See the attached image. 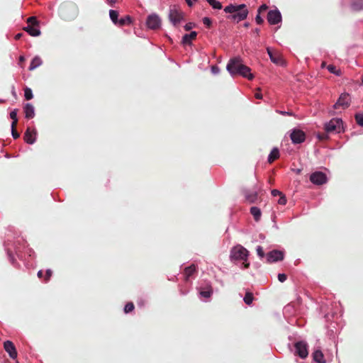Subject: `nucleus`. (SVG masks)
Returning a JSON list of instances; mask_svg holds the SVG:
<instances>
[{"mask_svg": "<svg viewBox=\"0 0 363 363\" xmlns=\"http://www.w3.org/2000/svg\"><path fill=\"white\" fill-rule=\"evenodd\" d=\"M244 302L247 305H250L253 301V295L250 292H247L243 298Z\"/></svg>", "mask_w": 363, "mask_h": 363, "instance_id": "31", "label": "nucleus"}, {"mask_svg": "<svg viewBox=\"0 0 363 363\" xmlns=\"http://www.w3.org/2000/svg\"><path fill=\"white\" fill-rule=\"evenodd\" d=\"M25 116L26 118H33L35 116V108L31 104H26L24 106Z\"/></svg>", "mask_w": 363, "mask_h": 363, "instance_id": "18", "label": "nucleus"}, {"mask_svg": "<svg viewBox=\"0 0 363 363\" xmlns=\"http://www.w3.org/2000/svg\"><path fill=\"white\" fill-rule=\"evenodd\" d=\"M206 1L209 4V5L213 9L220 10L223 7L221 3L217 0H206Z\"/></svg>", "mask_w": 363, "mask_h": 363, "instance_id": "28", "label": "nucleus"}, {"mask_svg": "<svg viewBox=\"0 0 363 363\" xmlns=\"http://www.w3.org/2000/svg\"><path fill=\"white\" fill-rule=\"evenodd\" d=\"M245 26L247 27L248 26V23H245Z\"/></svg>", "mask_w": 363, "mask_h": 363, "instance_id": "59", "label": "nucleus"}, {"mask_svg": "<svg viewBox=\"0 0 363 363\" xmlns=\"http://www.w3.org/2000/svg\"><path fill=\"white\" fill-rule=\"evenodd\" d=\"M24 30L31 36L36 37L40 35V30L36 26L28 25Z\"/></svg>", "mask_w": 363, "mask_h": 363, "instance_id": "17", "label": "nucleus"}, {"mask_svg": "<svg viewBox=\"0 0 363 363\" xmlns=\"http://www.w3.org/2000/svg\"><path fill=\"white\" fill-rule=\"evenodd\" d=\"M267 54L269 57L270 60L277 65H281L283 62V60L279 54H274L272 50L269 48H267Z\"/></svg>", "mask_w": 363, "mask_h": 363, "instance_id": "16", "label": "nucleus"}, {"mask_svg": "<svg viewBox=\"0 0 363 363\" xmlns=\"http://www.w3.org/2000/svg\"><path fill=\"white\" fill-rule=\"evenodd\" d=\"M226 69L233 77L240 75L249 80L254 78L253 74L251 73V69L243 64L240 57L231 58L227 64Z\"/></svg>", "mask_w": 363, "mask_h": 363, "instance_id": "1", "label": "nucleus"}, {"mask_svg": "<svg viewBox=\"0 0 363 363\" xmlns=\"http://www.w3.org/2000/svg\"><path fill=\"white\" fill-rule=\"evenodd\" d=\"M283 259L284 252L280 250H274L267 255V261L269 263L281 261Z\"/></svg>", "mask_w": 363, "mask_h": 363, "instance_id": "12", "label": "nucleus"}, {"mask_svg": "<svg viewBox=\"0 0 363 363\" xmlns=\"http://www.w3.org/2000/svg\"><path fill=\"white\" fill-rule=\"evenodd\" d=\"M255 21L257 24H262L263 23V19L260 16L259 14H257L255 17Z\"/></svg>", "mask_w": 363, "mask_h": 363, "instance_id": "46", "label": "nucleus"}, {"mask_svg": "<svg viewBox=\"0 0 363 363\" xmlns=\"http://www.w3.org/2000/svg\"><path fill=\"white\" fill-rule=\"evenodd\" d=\"M194 26V23H188L184 26V29L186 30H190Z\"/></svg>", "mask_w": 363, "mask_h": 363, "instance_id": "47", "label": "nucleus"}, {"mask_svg": "<svg viewBox=\"0 0 363 363\" xmlns=\"http://www.w3.org/2000/svg\"><path fill=\"white\" fill-rule=\"evenodd\" d=\"M132 23V19L130 16H125L118 20V26H123L126 25H130Z\"/></svg>", "mask_w": 363, "mask_h": 363, "instance_id": "26", "label": "nucleus"}, {"mask_svg": "<svg viewBox=\"0 0 363 363\" xmlns=\"http://www.w3.org/2000/svg\"><path fill=\"white\" fill-rule=\"evenodd\" d=\"M354 118L356 120L357 123L363 126V113H357L354 115Z\"/></svg>", "mask_w": 363, "mask_h": 363, "instance_id": "34", "label": "nucleus"}, {"mask_svg": "<svg viewBox=\"0 0 363 363\" xmlns=\"http://www.w3.org/2000/svg\"><path fill=\"white\" fill-rule=\"evenodd\" d=\"M249 256V252L242 245H236L230 250V259L235 260L247 261Z\"/></svg>", "mask_w": 363, "mask_h": 363, "instance_id": "4", "label": "nucleus"}, {"mask_svg": "<svg viewBox=\"0 0 363 363\" xmlns=\"http://www.w3.org/2000/svg\"><path fill=\"white\" fill-rule=\"evenodd\" d=\"M248 266H249V264L247 263V264H246L245 265V268H247V267H248Z\"/></svg>", "mask_w": 363, "mask_h": 363, "instance_id": "58", "label": "nucleus"}, {"mask_svg": "<svg viewBox=\"0 0 363 363\" xmlns=\"http://www.w3.org/2000/svg\"><path fill=\"white\" fill-rule=\"evenodd\" d=\"M224 11L226 13H231V15L229 16L228 18L237 23L246 19L249 13L245 4L238 5L232 4H229L224 8Z\"/></svg>", "mask_w": 363, "mask_h": 363, "instance_id": "2", "label": "nucleus"}, {"mask_svg": "<svg viewBox=\"0 0 363 363\" xmlns=\"http://www.w3.org/2000/svg\"><path fill=\"white\" fill-rule=\"evenodd\" d=\"M267 8H268V7H267V6L266 4H262V5H261V6L259 7V9H258V12H259V13H261V12H262V11H266V10L267 9Z\"/></svg>", "mask_w": 363, "mask_h": 363, "instance_id": "49", "label": "nucleus"}, {"mask_svg": "<svg viewBox=\"0 0 363 363\" xmlns=\"http://www.w3.org/2000/svg\"><path fill=\"white\" fill-rule=\"evenodd\" d=\"M271 194L273 196H280L283 193L277 189H273V190H272Z\"/></svg>", "mask_w": 363, "mask_h": 363, "instance_id": "45", "label": "nucleus"}, {"mask_svg": "<svg viewBox=\"0 0 363 363\" xmlns=\"http://www.w3.org/2000/svg\"><path fill=\"white\" fill-rule=\"evenodd\" d=\"M168 18L174 26H177L184 20V13L178 6L171 5L169 9Z\"/></svg>", "mask_w": 363, "mask_h": 363, "instance_id": "3", "label": "nucleus"}, {"mask_svg": "<svg viewBox=\"0 0 363 363\" xmlns=\"http://www.w3.org/2000/svg\"><path fill=\"white\" fill-rule=\"evenodd\" d=\"M350 103H351V98H350L349 94L342 93L340 94L337 102L334 104L333 108L335 109H337L339 108L345 109L350 106Z\"/></svg>", "mask_w": 363, "mask_h": 363, "instance_id": "7", "label": "nucleus"}, {"mask_svg": "<svg viewBox=\"0 0 363 363\" xmlns=\"http://www.w3.org/2000/svg\"><path fill=\"white\" fill-rule=\"evenodd\" d=\"M327 69L332 74H334L336 76H340L342 72L341 70L339 69H337L336 67L333 65H329L327 67Z\"/></svg>", "mask_w": 363, "mask_h": 363, "instance_id": "29", "label": "nucleus"}, {"mask_svg": "<svg viewBox=\"0 0 363 363\" xmlns=\"http://www.w3.org/2000/svg\"><path fill=\"white\" fill-rule=\"evenodd\" d=\"M211 72L213 74H216L219 73L220 69H219V67L218 66H212L211 67Z\"/></svg>", "mask_w": 363, "mask_h": 363, "instance_id": "48", "label": "nucleus"}, {"mask_svg": "<svg viewBox=\"0 0 363 363\" xmlns=\"http://www.w3.org/2000/svg\"><path fill=\"white\" fill-rule=\"evenodd\" d=\"M277 112L283 116H294V113L291 111H277Z\"/></svg>", "mask_w": 363, "mask_h": 363, "instance_id": "43", "label": "nucleus"}, {"mask_svg": "<svg viewBox=\"0 0 363 363\" xmlns=\"http://www.w3.org/2000/svg\"><path fill=\"white\" fill-rule=\"evenodd\" d=\"M25 60V57L24 56H20L19 57V61L21 62H23Z\"/></svg>", "mask_w": 363, "mask_h": 363, "instance_id": "56", "label": "nucleus"}, {"mask_svg": "<svg viewBox=\"0 0 363 363\" xmlns=\"http://www.w3.org/2000/svg\"><path fill=\"white\" fill-rule=\"evenodd\" d=\"M134 309V305L132 302L128 303L124 307V312L125 313L133 311Z\"/></svg>", "mask_w": 363, "mask_h": 363, "instance_id": "36", "label": "nucleus"}, {"mask_svg": "<svg viewBox=\"0 0 363 363\" xmlns=\"http://www.w3.org/2000/svg\"><path fill=\"white\" fill-rule=\"evenodd\" d=\"M4 246H5L6 250L7 252V255H8L10 262H11L12 264H15L14 258L12 255L11 250L10 247H9V244L5 243Z\"/></svg>", "mask_w": 363, "mask_h": 363, "instance_id": "33", "label": "nucleus"}, {"mask_svg": "<svg viewBox=\"0 0 363 363\" xmlns=\"http://www.w3.org/2000/svg\"><path fill=\"white\" fill-rule=\"evenodd\" d=\"M327 176L322 172H315L310 176V181L315 185H322L327 182Z\"/></svg>", "mask_w": 363, "mask_h": 363, "instance_id": "9", "label": "nucleus"}, {"mask_svg": "<svg viewBox=\"0 0 363 363\" xmlns=\"http://www.w3.org/2000/svg\"><path fill=\"white\" fill-rule=\"evenodd\" d=\"M245 197L250 203H255L257 199V192L255 190L245 189L243 191Z\"/></svg>", "mask_w": 363, "mask_h": 363, "instance_id": "15", "label": "nucleus"}, {"mask_svg": "<svg viewBox=\"0 0 363 363\" xmlns=\"http://www.w3.org/2000/svg\"><path fill=\"white\" fill-rule=\"evenodd\" d=\"M317 137H318L320 140H325V139H327V138H328V135H327L325 133L318 134Z\"/></svg>", "mask_w": 363, "mask_h": 363, "instance_id": "50", "label": "nucleus"}, {"mask_svg": "<svg viewBox=\"0 0 363 363\" xmlns=\"http://www.w3.org/2000/svg\"><path fill=\"white\" fill-rule=\"evenodd\" d=\"M109 17H110L111 20L112 21V22L115 25L118 24V22L119 19H118V12L117 11H116V10H110L109 11Z\"/></svg>", "mask_w": 363, "mask_h": 363, "instance_id": "27", "label": "nucleus"}, {"mask_svg": "<svg viewBox=\"0 0 363 363\" xmlns=\"http://www.w3.org/2000/svg\"><path fill=\"white\" fill-rule=\"evenodd\" d=\"M11 134L14 139H16L20 136L19 133L15 130V127H11Z\"/></svg>", "mask_w": 363, "mask_h": 363, "instance_id": "42", "label": "nucleus"}, {"mask_svg": "<svg viewBox=\"0 0 363 363\" xmlns=\"http://www.w3.org/2000/svg\"><path fill=\"white\" fill-rule=\"evenodd\" d=\"M195 271L196 267L194 264L186 267L184 269L185 279L188 280L189 278L195 272Z\"/></svg>", "mask_w": 363, "mask_h": 363, "instance_id": "24", "label": "nucleus"}, {"mask_svg": "<svg viewBox=\"0 0 363 363\" xmlns=\"http://www.w3.org/2000/svg\"><path fill=\"white\" fill-rule=\"evenodd\" d=\"M295 352L301 358L305 359L308 354V345L304 341H299L295 343Z\"/></svg>", "mask_w": 363, "mask_h": 363, "instance_id": "10", "label": "nucleus"}, {"mask_svg": "<svg viewBox=\"0 0 363 363\" xmlns=\"http://www.w3.org/2000/svg\"><path fill=\"white\" fill-rule=\"evenodd\" d=\"M162 20L158 14L152 13L146 19V26L151 30H157L161 27Z\"/></svg>", "mask_w": 363, "mask_h": 363, "instance_id": "6", "label": "nucleus"}, {"mask_svg": "<svg viewBox=\"0 0 363 363\" xmlns=\"http://www.w3.org/2000/svg\"><path fill=\"white\" fill-rule=\"evenodd\" d=\"M27 22H28V23H29L28 25H33V26H37L38 23L36 17H35V16L29 17L27 19Z\"/></svg>", "mask_w": 363, "mask_h": 363, "instance_id": "37", "label": "nucleus"}, {"mask_svg": "<svg viewBox=\"0 0 363 363\" xmlns=\"http://www.w3.org/2000/svg\"><path fill=\"white\" fill-rule=\"evenodd\" d=\"M342 119L334 118L325 124V130L326 133H339L342 130Z\"/></svg>", "mask_w": 363, "mask_h": 363, "instance_id": "5", "label": "nucleus"}, {"mask_svg": "<svg viewBox=\"0 0 363 363\" xmlns=\"http://www.w3.org/2000/svg\"><path fill=\"white\" fill-rule=\"evenodd\" d=\"M313 359L318 363H325V359L323 352L320 350H315L313 353Z\"/></svg>", "mask_w": 363, "mask_h": 363, "instance_id": "21", "label": "nucleus"}, {"mask_svg": "<svg viewBox=\"0 0 363 363\" xmlns=\"http://www.w3.org/2000/svg\"><path fill=\"white\" fill-rule=\"evenodd\" d=\"M22 35H23V34H22V33H18V34H16V35H15V39H16V40H18V39H20V38H21V36H22Z\"/></svg>", "mask_w": 363, "mask_h": 363, "instance_id": "54", "label": "nucleus"}, {"mask_svg": "<svg viewBox=\"0 0 363 363\" xmlns=\"http://www.w3.org/2000/svg\"><path fill=\"white\" fill-rule=\"evenodd\" d=\"M4 347L6 352L9 354V357L15 359L17 357V351L13 343L11 341L6 340L4 343Z\"/></svg>", "mask_w": 363, "mask_h": 363, "instance_id": "13", "label": "nucleus"}, {"mask_svg": "<svg viewBox=\"0 0 363 363\" xmlns=\"http://www.w3.org/2000/svg\"><path fill=\"white\" fill-rule=\"evenodd\" d=\"M267 21L271 25H276L281 21V15L279 10H270L267 14Z\"/></svg>", "mask_w": 363, "mask_h": 363, "instance_id": "11", "label": "nucleus"}, {"mask_svg": "<svg viewBox=\"0 0 363 363\" xmlns=\"http://www.w3.org/2000/svg\"><path fill=\"white\" fill-rule=\"evenodd\" d=\"M24 96L26 100H30L33 99V91L30 88H26L24 90Z\"/></svg>", "mask_w": 363, "mask_h": 363, "instance_id": "35", "label": "nucleus"}, {"mask_svg": "<svg viewBox=\"0 0 363 363\" xmlns=\"http://www.w3.org/2000/svg\"><path fill=\"white\" fill-rule=\"evenodd\" d=\"M197 35V33L196 31H191L189 34H185L182 37V43L183 44H190L191 41L196 38Z\"/></svg>", "mask_w": 363, "mask_h": 363, "instance_id": "20", "label": "nucleus"}, {"mask_svg": "<svg viewBox=\"0 0 363 363\" xmlns=\"http://www.w3.org/2000/svg\"><path fill=\"white\" fill-rule=\"evenodd\" d=\"M52 272L51 269L46 270V275H45V281H48L50 279V277L52 276Z\"/></svg>", "mask_w": 363, "mask_h": 363, "instance_id": "44", "label": "nucleus"}, {"mask_svg": "<svg viewBox=\"0 0 363 363\" xmlns=\"http://www.w3.org/2000/svg\"><path fill=\"white\" fill-rule=\"evenodd\" d=\"M278 280L281 283L284 282L286 280V275L285 274H279Z\"/></svg>", "mask_w": 363, "mask_h": 363, "instance_id": "41", "label": "nucleus"}, {"mask_svg": "<svg viewBox=\"0 0 363 363\" xmlns=\"http://www.w3.org/2000/svg\"><path fill=\"white\" fill-rule=\"evenodd\" d=\"M350 9L352 11H360L363 10V1L356 0L350 4Z\"/></svg>", "mask_w": 363, "mask_h": 363, "instance_id": "19", "label": "nucleus"}, {"mask_svg": "<svg viewBox=\"0 0 363 363\" xmlns=\"http://www.w3.org/2000/svg\"><path fill=\"white\" fill-rule=\"evenodd\" d=\"M42 64V60L38 56L35 57L29 66V70H33Z\"/></svg>", "mask_w": 363, "mask_h": 363, "instance_id": "22", "label": "nucleus"}, {"mask_svg": "<svg viewBox=\"0 0 363 363\" xmlns=\"http://www.w3.org/2000/svg\"><path fill=\"white\" fill-rule=\"evenodd\" d=\"M194 1H196L197 0H194Z\"/></svg>", "mask_w": 363, "mask_h": 363, "instance_id": "60", "label": "nucleus"}, {"mask_svg": "<svg viewBox=\"0 0 363 363\" xmlns=\"http://www.w3.org/2000/svg\"><path fill=\"white\" fill-rule=\"evenodd\" d=\"M286 201H287V200H286V196H284V194H282L279 196V199L277 202L280 205H285L286 203Z\"/></svg>", "mask_w": 363, "mask_h": 363, "instance_id": "39", "label": "nucleus"}, {"mask_svg": "<svg viewBox=\"0 0 363 363\" xmlns=\"http://www.w3.org/2000/svg\"><path fill=\"white\" fill-rule=\"evenodd\" d=\"M255 98H256V99H262V94L261 93H259V92H257V93H255Z\"/></svg>", "mask_w": 363, "mask_h": 363, "instance_id": "51", "label": "nucleus"}, {"mask_svg": "<svg viewBox=\"0 0 363 363\" xmlns=\"http://www.w3.org/2000/svg\"><path fill=\"white\" fill-rule=\"evenodd\" d=\"M279 156V151L277 147H274L272 150L271 152L268 156V161L269 162H272L274 160L277 159Z\"/></svg>", "mask_w": 363, "mask_h": 363, "instance_id": "23", "label": "nucleus"}, {"mask_svg": "<svg viewBox=\"0 0 363 363\" xmlns=\"http://www.w3.org/2000/svg\"><path fill=\"white\" fill-rule=\"evenodd\" d=\"M10 117L13 120V122H12V124H11V127L13 128V127L16 126V125L17 123V121H18V119H17V111H16V109L13 110L10 113Z\"/></svg>", "mask_w": 363, "mask_h": 363, "instance_id": "32", "label": "nucleus"}, {"mask_svg": "<svg viewBox=\"0 0 363 363\" xmlns=\"http://www.w3.org/2000/svg\"><path fill=\"white\" fill-rule=\"evenodd\" d=\"M43 271H42V270H39V271L38 272V277L39 278H41V277H42V276H43Z\"/></svg>", "mask_w": 363, "mask_h": 363, "instance_id": "55", "label": "nucleus"}, {"mask_svg": "<svg viewBox=\"0 0 363 363\" xmlns=\"http://www.w3.org/2000/svg\"><path fill=\"white\" fill-rule=\"evenodd\" d=\"M36 130L28 128L24 134V140L28 144H33L36 140Z\"/></svg>", "mask_w": 363, "mask_h": 363, "instance_id": "14", "label": "nucleus"}, {"mask_svg": "<svg viewBox=\"0 0 363 363\" xmlns=\"http://www.w3.org/2000/svg\"><path fill=\"white\" fill-rule=\"evenodd\" d=\"M250 213L253 216L255 220H259L261 217V211L257 206H252L250 208Z\"/></svg>", "mask_w": 363, "mask_h": 363, "instance_id": "25", "label": "nucleus"}, {"mask_svg": "<svg viewBox=\"0 0 363 363\" xmlns=\"http://www.w3.org/2000/svg\"><path fill=\"white\" fill-rule=\"evenodd\" d=\"M185 1L186 2V4H188L189 6H193V3L191 1V0H185Z\"/></svg>", "mask_w": 363, "mask_h": 363, "instance_id": "53", "label": "nucleus"}, {"mask_svg": "<svg viewBox=\"0 0 363 363\" xmlns=\"http://www.w3.org/2000/svg\"><path fill=\"white\" fill-rule=\"evenodd\" d=\"M108 3L113 6L114 4L117 1V0H107Z\"/></svg>", "mask_w": 363, "mask_h": 363, "instance_id": "52", "label": "nucleus"}, {"mask_svg": "<svg viewBox=\"0 0 363 363\" xmlns=\"http://www.w3.org/2000/svg\"><path fill=\"white\" fill-rule=\"evenodd\" d=\"M290 138L294 144H300L305 141V133L298 128H294L290 134Z\"/></svg>", "mask_w": 363, "mask_h": 363, "instance_id": "8", "label": "nucleus"}, {"mask_svg": "<svg viewBox=\"0 0 363 363\" xmlns=\"http://www.w3.org/2000/svg\"><path fill=\"white\" fill-rule=\"evenodd\" d=\"M256 251H257V255L261 258H264V250H263V248L262 246L260 245H258L256 248Z\"/></svg>", "mask_w": 363, "mask_h": 363, "instance_id": "38", "label": "nucleus"}, {"mask_svg": "<svg viewBox=\"0 0 363 363\" xmlns=\"http://www.w3.org/2000/svg\"><path fill=\"white\" fill-rule=\"evenodd\" d=\"M203 23L207 27L210 28L212 23V21L210 18L208 17H204L202 19Z\"/></svg>", "mask_w": 363, "mask_h": 363, "instance_id": "40", "label": "nucleus"}, {"mask_svg": "<svg viewBox=\"0 0 363 363\" xmlns=\"http://www.w3.org/2000/svg\"><path fill=\"white\" fill-rule=\"evenodd\" d=\"M213 294V290L211 286H209L206 290L201 291L199 294L201 297L208 298L211 297Z\"/></svg>", "mask_w": 363, "mask_h": 363, "instance_id": "30", "label": "nucleus"}, {"mask_svg": "<svg viewBox=\"0 0 363 363\" xmlns=\"http://www.w3.org/2000/svg\"><path fill=\"white\" fill-rule=\"evenodd\" d=\"M15 250H16V253L18 255V256H20V255H19V250H18V247H15Z\"/></svg>", "mask_w": 363, "mask_h": 363, "instance_id": "57", "label": "nucleus"}]
</instances>
